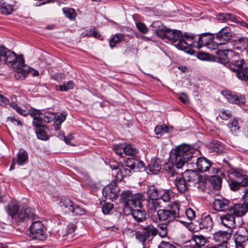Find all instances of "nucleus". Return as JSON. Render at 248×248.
<instances>
[{
    "label": "nucleus",
    "instance_id": "61",
    "mask_svg": "<svg viewBox=\"0 0 248 248\" xmlns=\"http://www.w3.org/2000/svg\"><path fill=\"white\" fill-rule=\"evenodd\" d=\"M9 103V100L4 96L0 94V105L5 106Z\"/></svg>",
    "mask_w": 248,
    "mask_h": 248
},
{
    "label": "nucleus",
    "instance_id": "11",
    "mask_svg": "<svg viewBox=\"0 0 248 248\" xmlns=\"http://www.w3.org/2000/svg\"><path fill=\"white\" fill-rule=\"evenodd\" d=\"M232 37L231 30L229 27H225L217 32L215 39L217 42L215 43L217 45L225 44Z\"/></svg>",
    "mask_w": 248,
    "mask_h": 248
},
{
    "label": "nucleus",
    "instance_id": "24",
    "mask_svg": "<svg viewBox=\"0 0 248 248\" xmlns=\"http://www.w3.org/2000/svg\"><path fill=\"white\" fill-rule=\"evenodd\" d=\"M228 127L230 129L232 134L235 136L240 131V126L239 124L238 119L234 118L230 120L227 124Z\"/></svg>",
    "mask_w": 248,
    "mask_h": 248
},
{
    "label": "nucleus",
    "instance_id": "45",
    "mask_svg": "<svg viewBox=\"0 0 248 248\" xmlns=\"http://www.w3.org/2000/svg\"><path fill=\"white\" fill-rule=\"evenodd\" d=\"M63 12L65 16L70 20H74L75 19L76 13L73 9L64 8L63 9Z\"/></svg>",
    "mask_w": 248,
    "mask_h": 248
},
{
    "label": "nucleus",
    "instance_id": "41",
    "mask_svg": "<svg viewBox=\"0 0 248 248\" xmlns=\"http://www.w3.org/2000/svg\"><path fill=\"white\" fill-rule=\"evenodd\" d=\"M212 225V219L209 216L205 217L201 222V227L206 229L211 228Z\"/></svg>",
    "mask_w": 248,
    "mask_h": 248
},
{
    "label": "nucleus",
    "instance_id": "58",
    "mask_svg": "<svg viewBox=\"0 0 248 248\" xmlns=\"http://www.w3.org/2000/svg\"><path fill=\"white\" fill-rule=\"evenodd\" d=\"M136 26L138 30L144 34H146L148 31V29L146 25L142 23H137L136 24Z\"/></svg>",
    "mask_w": 248,
    "mask_h": 248
},
{
    "label": "nucleus",
    "instance_id": "37",
    "mask_svg": "<svg viewBox=\"0 0 248 248\" xmlns=\"http://www.w3.org/2000/svg\"><path fill=\"white\" fill-rule=\"evenodd\" d=\"M210 183L213 188L216 190H219L221 187L222 178L219 176H213L211 177Z\"/></svg>",
    "mask_w": 248,
    "mask_h": 248
},
{
    "label": "nucleus",
    "instance_id": "55",
    "mask_svg": "<svg viewBox=\"0 0 248 248\" xmlns=\"http://www.w3.org/2000/svg\"><path fill=\"white\" fill-rule=\"evenodd\" d=\"M158 235L162 238L165 237L167 235V228L166 226H161L157 229Z\"/></svg>",
    "mask_w": 248,
    "mask_h": 248
},
{
    "label": "nucleus",
    "instance_id": "29",
    "mask_svg": "<svg viewBox=\"0 0 248 248\" xmlns=\"http://www.w3.org/2000/svg\"><path fill=\"white\" fill-rule=\"evenodd\" d=\"M130 212L132 214L134 218L138 222H140L145 220L146 218L145 213L141 210H134L133 208H130Z\"/></svg>",
    "mask_w": 248,
    "mask_h": 248
},
{
    "label": "nucleus",
    "instance_id": "33",
    "mask_svg": "<svg viewBox=\"0 0 248 248\" xmlns=\"http://www.w3.org/2000/svg\"><path fill=\"white\" fill-rule=\"evenodd\" d=\"M16 71L15 77L22 80L25 78L27 74H29L30 67L25 65Z\"/></svg>",
    "mask_w": 248,
    "mask_h": 248
},
{
    "label": "nucleus",
    "instance_id": "27",
    "mask_svg": "<svg viewBox=\"0 0 248 248\" xmlns=\"http://www.w3.org/2000/svg\"><path fill=\"white\" fill-rule=\"evenodd\" d=\"M149 170L153 174H157L161 170V165L158 159H152L148 166Z\"/></svg>",
    "mask_w": 248,
    "mask_h": 248
},
{
    "label": "nucleus",
    "instance_id": "20",
    "mask_svg": "<svg viewBox=\"0 0 248 248\" xmlns=\"http://www.w3.org/2000/svg\"><path fill=\"white\" fill-rule=\"evenodd\" d=\"M156 216L157 221L170 222L175 219L168 209H159Z\"/></svg>",
    "mask_w": 248,
    "mask_h": 248
},
{
    "label": "nucleus",
    "instance_id": "13",
    "mask_svg": "<svg viewBox=\"0 0 248 248\" xmlns=\"http://www.w3.org/2000/svg\"><path fill=\"white\" fill-rule=\"evenodd\" d=\"M214 37L211 34L208 33H202L199 36V39L196 42L197 45L195 47L198 49H200L203 46H206L209 47L210 44L214 43Z\"/></svg>",
    "mask_w": 248,
    "mask_h": 248
},
{
    "label": "nucleus",
    "instance_id": "35",
    "mask_svg": "<svg viewBox=\"0 0 248 248\" xmlns=\"http://www.w3.org/2000/svg\"><path fill=\"white\" fill-rule=\"evenodd\" d=\"M148 198L146 200H159L158 191L154 187H150L147 191Z\"/></svg>",
    "mask_w": 248,
    "mask_h": 248
},
{
    "label": "nucleus",
    "instance_id": "23",
    "mask_svg": "<svg viewBox=\"0 0 248 248\" xmlns=\"http://www.w3.org/2000/svg\"><path fill=\"white\" fill-rule=\"evenodd\" d=\"M174 185L181 193H185L188 189L186 181L181 176H177L173 182Z\"/></svg>",
    "mask_w": 248,
    "mask_h": 248
},
{
    "label": "nucleus",
    "instance_id": "12",
    "mask_svg": "<svg viewBox=\"0 0 248 248\" xmlns=\"http://www.w3.org/2000/svg\"><path fill=\"white\" fill-rule=\"evenodd\" d=\"M231 202L229 200L223 198H215L213 204L214 209L217 211H224L227 210L229 212Z\"/></svg>",
    "mask_w": 248,
    "mask_h": 248
},
{
    "label": "nucleus",
    "instance_id": "14",
    "mask_svg": "<svg viewBox=\"0 0 248 248\" xmlns=\"http://www.w3.org/2000/svg\"><path fill=\"white\" fill-rule=\"evenodd\" d=\"M119 191V188L116 185L106 186L102 190V194L106 199L113 200L116 199Z\"/></svg>",
    "mask_w": 248,
    "mask_h": 248
},
{
    "label": "nucleus",
    "instance_id": "47",
    "mask_svg": "<svg viewBox=\"0 0 248 248\" xmlns=\"http://www.w3.org/2000/svg\"><path fill=\"white\" fill-rule=\"evenodd\" d=\"M232 116L231 111L221 109L219 110V117L223 120H227Z\"/></svg>",
    "mask_w": 248,
    "mask_h": 248
},
{
    "label": "nucleus",
    "instance_id": "16",
    "mask_svg": "<svg viewBox=\"0 0 248 248\" xmlns=\"http://www.w3.org/2000/svg\"><path fill=\"white\" fill-rule=\"evenodd\" d=\"M233 237L236 245L240 246L242 243L248 240V231L244 228H241L235 232Z\"/></svg>",
    "mask_w": 248,
    "mask_h": 248
},
{
    "label": "nucleus",
    "instance_id": "39",
    "mask_svg": "<svg viewBox=\"0 0 248 248\" xmlns=\"http://www.w3.org/2000/svg\"><path fill=\"white\" fill-rule=\"evenodd\" d=\"M193 239L195 242V245L200 248L204 246L207 242L206 239L202 235H195L193 236Z\"/></svg>",
    "mask_w": 248,
    "mask_h": 248
},
{
    "label": "nucleus",
    "instance_id": "32",
    "mask_svg": "<svg viewBox=\"0 0 248 248\" xmlns=\"http://www.w3.org/2000/svg\"><path fill=\"white\" fill-rule=\"evenodd\" d=\"M28 162V155L25 151H21L17 155L16 163L19 166L23 165Z\"/></svg>",
    "mask_w": 248,
    "mask_h": 248
},
{
    "label": "nucleus",
    "instance_id": "9",
    "mask_svg": "<svg viewBox=\"0 0 248 248\" xmlns=\"http://www.w3.org/2000/svg\"><path fill=\"white\" fill-rule=\"evenodd\" d=\"M32 124L36 127L35 132L37 138L41 140H48V136L45 130L47 127L43 125L42 118L40 116H34Z\"/></svg>",
    "mask_w": 248,
    "mask_h": 248
},
{
    "label": "nucleus",
    "instance_id": "48",
    "mask_svg": "<svg viewBox=\"0 0 248 248\" xmlns=\"http://www.w3.org/2000/svg\"><path fill=\"white\" fill-rule=\"evenodd\" d=\"M229 184L230 189L234 191L240 189L242 187L240 182H237L233 179H230L229 180Z\"/></svg>",
    "mask_w": 248,
    "mask_h": 248
},
{
    "label": "nucleus",
    "instance_id": "7",
    "mask_svg": "<svg viewBox=\"0 0 248 248\" xmlns=\"http://www.w3.org/2000/svg\"><path fill=\"white\" fill-rule=\"evenodd\" d=\"M30 236L33 239L39 240H44L46 238L47 234L41 221H34L31 225Z\"/></svg>",
    "mask_w": 248,
    "mask_h": 248
},
{
    "label": "nucleus",
    "instance_id": "56",
    "mask_svg": "<svg viewBox=\"0 0 248 248\" xmlns=\"http://www.w3.org/2000/svg\"><path fill=\"white\" fill-rule=\"evenodd\" d=\"M113 207V204L106 203L102 206V212L104 214H108L112 209Z\"/></svg>",
    "mask_w": 248,
    "mask_h": 248
},
{
    "label": "nucleus",
    "instance_id": "63",
    "mask_svg": "<svg viewBox=\"0 0 248 248\" xmlns=\"http://www.w3.org/2000/svg\"><path fill=\"white\" fill-rule=\"evenodd\" d=\"M241 186L248 187V177L244 176L240 181Z\"/></svg>",
    "mask_w": 248,
    "mask_h": 248
},
{
    "label": "nucleus",
    "instance_id": "44",
    "mask_svg": "<svg viewBox=\"0 0 248 248\" xmlns=\"http://www.w3.org/2000/svg\"><path fill=\"white\" fill-rule=\"evenodd\" d=\"M170 129H171L170 128L165 125H158L155 127V132L157 135H161L164 133L168 132Z\"/></svg>",
    "mask_w": 248,
    "mask_h": 248
},
{
    "label": "nucleus",
    "instance_id": "4",
    "mask_svg": "<svg viewBox=\"0 0 248 248\" xmlns=\"http://www.w3.org/2000/svg\"><path fill=\"white\" fill-rule=\"evenodd\" d=\"M4 61L7 63H11L12 68L17 71L26 65L22 55L17 57L15 52L3 46H0V61Z\"/></svg>",
    "mask_w": 248,
    "mask_h": 248
},
{
    "label": "nucleus",
    "instance_id": "18",
    "mask_svg": "<svg viewBox=\"0 0 248 248\" xmlns=\"http://www.w3.org/2000/svg\"><path fill=\"white\" fill-rule=\"evenodd\" d=\"M197 170L200 172H205L209 170L211 167L210 161L205 157H198L196 163Z\"/></svg>",
    "mask_w": 248,
    "mask_h": 248
},
{
    "label": "nucleus",
    "instance_id": "49",
    "mask_svg": "<svg viewBox=\"0 0 248 248\" xmlns=\"http://www.w3.org/2000/svg\"><path fill=\"white\" fill-rule=\"evenodd\" d=\"M123 151L126 155H132L136 154V149L130 144L126 145V146L124 145Z\"/></svg>",
    "mask_w": 248,
    "mask_h": 248
},
{
    "label": "nucleus",
    "instance_id": "17",
    "mask_svg": "<svg viewBox=\"0 0 248 248\" xmlns=\"http://www.w3.org/2000/svg\"><path fill=\"white\" fill-rule=\"evenodd\" d=\"M231 234L232 232L229 231H219L213 234V239L216 242H220V243H228V240L231 238Z\"/></svg>",
    "mask_w": 248,
    "mask_h": 248
},
{
    "label": "nucleus",
    "instance_id": "8",
    "mask_svg": "<svg viewBox=\"0 0 248 248\" xmlns=\"http://www.w3.org/2000/svg\"><path fill=\"white\" fill-rule=\"evenodd\" d=\"M145 209L153 222H157V217L154 214L157 213L159 209L162 207L160 200H146Z\"/></svg>",
    "mask_w": 248,
    "mask_h": 248
},
{
    "label": "nucleus",
    "instance_id": "30",
    "mask_svg": "<svg viewBox=\"0 0 248 248\" xmlns=\"http://www.w3.org/2000/svg\"><path fill=\"white\" fill-rule=\"evenodd\" d=\"M32 115L33 117L35 116L41 117L43 120V125H44L45 123H50L56 118V116L54 114L43 115L40 110H35Z\"/></svg>",
    "mask_w": 248,
    "mask_h": 248
},
{
    "label": "nucleus",
    "instance_id": "6",
    "mask_svg": "<svg viewBox=\"0 0 248 248\" xmlns=\"http://www.w3.org/2000/svg\"><path fill=\"white\" fill-rule=\"evenodd\" d=\"M142 196L140 194H132L130 190L123 191L121 194V200L124 203V209L140 207Z\"/></svg>",
    "mask_w": 248,
    "mask_h": 248
},
{
    "label": "nucleus",
    "instance_id": "22",
    "mask_svg": "<svg viewBox=\"0 0 248 248\" xmlns=\"http://www.w3.org/2000/svg\"><path fill=\"white\" fill-rule=\"evenodd\" d=\"M229 212L235 216H241L247 213V207L244 204H236L231 206Z\"/></svg>",
    "mask_w": 248,
    "mask_h": 248
},
{
    "label": "nucleus",
    "instance_id": "42",
    "mask_svg": "<svg viewBox=\"0 0 248 248\" xmlns=\"http://www.w3.org/2000/svg\"><path fill=\"white\" fill-rule=\"evenodd\" d=\"M237 47L241 51H244L248 46V39L246 37L240 38L236 41Z\"/></svg>",
    "mask_w": 248,
    "mask_h": 248
},
{
    "label": "nucleus",
    "instance_id": "31",
    "mask_svg": "<svg viewBox=\"0 0 248 248\" xmlns=\"http://www.w3.org/2000/svg\"><path fill=\"white\" fill-rule=\"evenodd\" d=\"M173 164V166H170V165H168L166 168L169 180L172 182L175 181V178L177 177V176H181L176 172L175 169V167H176L174 164Z\"/></svg>",
    "mask_w": 248,
    "mask_h": 248
},
{
    "label": "nucleus",
    "instance_id": "60",
    "mask_svg": "<svg viewBox=\"0 0 248 248\" xmlns=\"http://www.w3.org/2000/svg\"><path fill=\"white\" fill-rule=\"evenodd\" d=\"M210 57V55L209 54L205 53H200L198 56V58L200 60L203 61L209 60Z\"/></svg>",
    "mask_w": 248,
    "mask_h": 248
},
{
    "label": "nucleus",
    "instance_id": "25",
    "mask_svg": "<svg viewBox=\"0 0 248 248\" xmlns=\"http://www.w3.org/2000/svg\"><path fill=\"white\" fill-rule=\"evenodd\" d=\"M187 182H197L199 181V176L198 174L192 170H186L182 177Z\"/></svg>",
    "mask_w": 248,
    "mask_h": 248
},
{
    "label": "nucleus",
    "instance_id": "64",
    "mask_svg": "<svg viewBox=\"0 0 248 248\" xmlns=\"http://www.w3.org/2000/svg\"><path fill=\"white\" fill-rule=\"evenodd\" d=\"M242 199L243 202L248 201V188H245L244 189Z\"/></svg>",
    "mask_w": 248,
    "mask_h": 248
},
{
    "label": "nucleus",
    "instance_id": "5",
    "mask_svg": "<svg viewBox=\"0 0 248 248\" xmlns=\"http://www.w3.org/2000/svg\"><path fill=\"white\" fill-rule=\"evenodd\" d=\"M61 210L65 214H72L73 216H81L85 211L77 203L68 198H62L59 202Z\"/></svg>",
    "mask_w": 248,
    "mask_h": 248
},
{
    "label": "nucleus",
    "instance_id": "38",
    "mask_svg": "<svg viewBox=\"0 0 248 248\" xmlns=\"http://www.w3.org/2000/svg\"><path fill=\"white\" fill-rule=\"evenodd\" d=\"M138 164L141 165V166L143 167L142 162L139 161L133 158H128L124 162L125 166L129 168L131 170H134Z\"/></svg>",
    "mask_w": 248,
    "mask_h": 248
},
{
    "label": "nucleus",
    "instance_id": "26",
    "mask_svg": "<svg viewBox=\"0 0 248 248\" xmlns=\"http://www.w3.org/2000/svg\"><path fill=\"white\" fill-rule=\"evenodd\" d=\"M168 210L174 218L179 217L180 216V205L178 202H174L168 205Z\"/></svg>",
    "mask_w": 248,
    "mask_h": 248
},
{
    "label": "nucleus",
    "instance_id": "51",
    "mask_svg": "<svg viewBox=\"0 0 248 248\" xmlns=\"http://www.w3.org/2000/svg\"><path fill=\"white\" fill-rule=\"evenodd\" d=\"M13 9V6L12 5L3 3L1 7V11L3 14L9 15L11 13Z\"/></svg>",
    "mask_w": 248,
    "mask_h": 248
},
{
    "label": "nucleus",
    "instance_id": "54",
    "mask_svg": "<svg viewBox=\"0 0 248 248\" xmlns=\"http://www.w3.org/2000/svg\"><path fill=\"white\" fill-rule=\"evenodd\" d=\"M114 150L116 154L120 156H122L123 153H124L123 151L124 149V145L123 144H117L115 145L113 147Z\"/></svg>",
    "mask_w": 248,
    "mask_h": 248
},
{
    "label": "nucleus",
    "instance_id": "46",
    "mask_svg": "<svg viewBox=\"0 0 248 248\" xmlns=\"http://www.w3.org/2000/svg\"><path fill=\"white\" fill-rule=\"evenodd\" d=\"M74 84L72 81H69L65 84L60 85L57 89L62 92H66L74 88Z\"/></svg>",
    "mask_w": 248,
    "mask_h": 248
},
{
    "label": "nucleus",
    "instance_id": "21",
    "mask_svg": "<svg viewBox=\"0 0 248 248\" xmlns=\"http://www.w3.org/2000/svg\"><path fill=\"white\" fill-rule=\"evenodd\" d=\"M142 231L148 241H151L153 238L158 233L157 229L152 224L144 227Z\"/></svg>",
    "mask_w": 248,
    "mask_h": 248
},
{
    "label": "nucleus",
    "instance_id": "52",
    "mask_svg": "<svg viewBox=\"0 0 248 248\" xmlns=\"http://www.w3.org/2000/svg\"><path fill=\"white\" fill-rule=\"evenodd\" d=\"M163 193L161 196V199L164 202H168L171 199V192L169 190H164L162 191Z\"/></svg>",
    "mask_w": 248,
    "mask_h": 248
},
{
    "label": "nucleus",
    "instance_id": "19",
    "mask_svg": "<svg viewBox=\"0 0 248 248\" xmlns=\"http://www.w3.org/2000/svg\"><path fill=\"white\" fill-rule=\"evenodd\" d=\"M225 95L231 103L240 106L244 105L245 103V98L243 95L238 96L235 94L231 93L230 92H227Z\"/></svg>",
    "mask_w": 248,
    "mask_h": 248
},
{
    "label": "nucleus",
    "instance_id": "57",
    "mask_svg": "<svg viewBox=\"0 0 248 248\" xmlns=\"http://www.w3.org/2000/svg\"><path fill=\"white\" fill-rule=\"evenodd\" d=\"M185 213L187 218L190 221L195 217V212L191 208L186 209Z\"/></svg>",
    "mask_w": 248,
    "mask_h": 248
},
{
    "label": "nucleus",
    "instance_id": "43",
    "mask_svg": "<svg viewBox=\"0 0 248 248\" xmlns=\"http://www.w3.org/2000/svg\"><path fill=\"white\" fill-rule=\"evenodd\" d=\"M237 77L243 80H248V67H246L241 69V71H238L236 74Z\"/></svg>",
    "mask_w": 248,
    "mask_h": 248
},
{
    "label": "nucleus",
    "instance_id": "59",
    "mask_svg": "<svg viewBox=\"0 0 248 248\" xmlns=\"http://www.w3.org/2000/svg\"><path fill=\"white\" fill-rule=\"evenodd\" d=\"M158 248H176L174 245L169 242H162Z\"/></svg>",
    "mask_w": 248,
    "mask_h": 248
},
{
    "label": "nucleus",
    "instance_id": "34",
    "mask_svg": "<svg viewBox=\"0 0 248 248\" xmlns=\"http://www.w3.org/2000/svg\"><path fill=\"white\" fill-rule=\"evenodd\" d=\"M131 173V170L127 169L124 165L120 166L119 171L117 173V177L120 180L124 177L129 176Z\"/></svg>",
    "mask_w": 248,
    "mask_h": 248
},
{
    "label": "nucleus",
    "instance_id": "36",
    "mask_svg": "<svg viewBox=\"0 0 248 248\" xmlns=\"http://www.w3.org/2000/svg\"><path fill=\"white\" fill-rule=\"evenodd\" d=\"M125 38L123 34H116L112 38H110L109 41V46L111 48L114 47L117 44L121 42Z\"/></svg>",
    "mask_w": 248,
    "mask_h": 248
},
{
    "label": "nucleus",
    "instance_id": "1",
    "mask_svg": "<svg viewBox=\"0 0 248 248\" xmlns=\"http://www.w3.org/2000/svg\"><path fill=\"white\" fill-rule=\"evenodd\" d=\"M156 34L157 36L164 40L171 41L173 42H178L175 46L179 49L188 51L189 46L191 45L194 35L193 34H188L185 33L184 35L177 30H171L166 27H163L159 28L156 31Z\"/></svg>",
    "mask_w": 248,
    "mask_h": 248
},
{
    "label": "nucleus",
    "instance_id": "62",
    "mask_svg": "<svg viewBox=\"0 0 248 248\" xmlns=\"http://www.w3.org/2000/svg\"><path fill=\"white\" fill-rule=\"evenodd\" d=\"M74 139V136L72 134H68L67 136L64 137V141L67 144L71 145L70 141Z\"/></svg>",
    "mask_w": 248,
    "mask_h": 248
},
{
    "label": "nucleus",
    "instance_id": "50",
    "mask_svg": "<svg viewBox=\"0 0 248 248\" xmlns=\"http://www.w3.org/2000/svg\"><path fill=\"white\" fill-rule=\"evenodd\" d=\"M135 235L136 238L138 241L140 242L142 244V245H144L146 241L147 240V238L145 235V234L143 231L136 232L135 233Z\"/></svg>",
    "mask_w": 248,
    "mask_h": 248
},
{
    "label": "nucleus",
    "instance_id": "10",
    "mask_svg": "<svg viewBox=\"0 0 248 248\" xmlns=\"http://www.w3.org/2000/svg\"><path fill=\"white\" fill-rule=\"evenodd\" d=\"M218 222L220 224L228 228V231L232 232V229L234 228L235 225V217L231 212L228 211L226 214L220 217Z\"/></svg>",
    "mask_w": 248,
    "mask_h": 248
},
{
    "label": "nucleus",
    "instance_id": "15",
    "mask_svg": "<svg viewBox=\"0 0 248 248\" xmlns=\"http://www.w3.org/2000/svg\"><path fill=\"white\" fill-rule=\"evenodd\" d=\"M232 51L229 49L218 50L216 52V61L218 62L226 64L230 62V56H232Z\"/></svg>",
    "mask_w": 248,
    "mask_h": 248
},
{
    "label": "nucleus",
    "instance_id": "53",
    "mask_svg": "<svg viewBox=\"0 0 248 248\" xmlns=\"http://www.w3.org/2000/svg\"><path fill=\"white\" fill-rule=\"evenodd\" d=\"M10 106L15 109L19 114L22 115H26L27 114V112L25 110L22 109L19 107L14 102H12L10 104Z\"/></svg>",
    "mask_w": 248,
    "mask_h": 248
},
{
    "label": "nucleus",
    "instance_id": "28",
    "mask_svg": "<svg viewBox=\"0 0 248 248\" xmlns=\"http://www.w3.org/2000/svg\"><path fill=\"white\" fill-rule=\"evenodd\" d=\"M234 67L232 68V70L237 74L238 71H241L243 69L244 60L237 57L235 56L234 59L230 62Z\"/></svg>",
    "mask_w": 248,
    "mask_h": 248
},
{
    "label": "nucleus",
    "instance_id": "40",
    "mask_svg": "<svg viewBox=\"0 0 248 248\" xmlns=\"http://www.w3.org/2000/svg\"><path fill=\"white\" fill-rule=\"evenodd\" d=\"M219 20L222 22H227L228 21H235V17L231 13H220L218 16Z\"/></svg>",
    "mask_w": 248,
    "mask_h": 248
},
{
    "label": "nucleus",
    "instance_id": "2",
    "mask_svg": "<svg viewBox=\"0 0 248 248\" xmlns=\"http://www.w3.org/2000/svg\"><path fill=\"white\" fill-rule=\"evenodd\" d=\"M198 152L190 145L183 144L176 147L170 158L176 168L180 169L192 157H196Z\"/></svg>",
    "mask_w": 248,
    "mask_h": 248
},
{
    "label": "nucleus",
    "instance_id": "3",
    "mask_svg": "<svg viewBox=\"0 0 248 248\" xmlns=\"http://www.w3.org/2000/svg\"><path fill=\"white\" fill-rule=\"evenodd\" d=\"M7 213L17 222H27L35 219L37 217L34 209L30 207L20 209L15 204L8 205Z\"/></svg>",
    "mask_w": 248,
    "mask_h": 248
}]
</instances>
